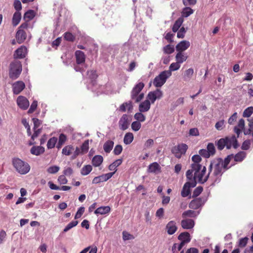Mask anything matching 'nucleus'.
Instances as JSON below:
<instances>
[{
	"label": "nucleus",
	"mask_w": 253,
	"mask_h": 253,
	"mask_svg": "<svg viewBox=\"0 0 253 253\" xmlns=\"http://www.w3.org/2000/svg\"><path fill=\"white\" fill-rule=\"evenodd\" d=\"M197 184V182L195 181L194 180L193 181H189L186 182L181 191V196L183 197H187L189 195L191 194V187H194Z\"/></svg>",
	"instance_id": "nucleus-12"
},
{
	"label": "nucleus",
	"mask_w": 253,
	"mask_h": 253,
	"mask_svg": "<svg viewBox=\"0 0 253 253\" xmlns=\"http://www.w3.org/2000/svg\"><path fill=\"white\" fill-rule=\"evenodd\" d=\"M194 12L193 10L189 7H186L183 8L182 12V16L184 17H187Z\"/></svg>",
	"instance_id": "nucleus-43"
},
{
	"label": "nucleus",
	"mask_w": 253,
	"mask_h": 253,
	"mask_svg": "<svg viewBox=\"0 0 253 253\" xmlns=\"http://www.w3.org/2000/svg\"><path fill=\"white\" fill-rule=\"evenodd\" d=\"M188 58V56L182 52H178L175 56L176 61L180 64L185 61Z\"/></svg>",
	"instance_id": "nucleus-30"
},
{
	"label": "nucleus",
	"mask_w": 253,
	"mask_h": 253,
	"mask_svg": "<svg viewBox=\"0 0 253 253\" xmlns=\"http://www.w3.org/2000/svg\"><path fill=\"white\" fill-rule=\"evenodd\" d=\"M246 156V152L240 151L234 156V160L236 162H242Z\"/></svg>",
	"instance_id": "nucleus-39"
},
{
	"label": "nucleus",
	"mask_w": 253,
	"mask_h": 253,
	"mask_svg": "<svg viewBox=\"0 0 253 253\" xmlns=\"http://www.w3.org/2000/svg\"><path fill=\"white\" fill-rule=\"evenodd\" d=\"M163 50L165 54H170L174 52V48L173 45L168 44L163 47Z\"/></svg>",
	"instance_id": "nucleus-41"
},
{
	"label": "nucleus",
	"mask_w": 253,
	"mask_h": 253,
	"mask_svg": "<svg viewBox=\"0 0 253 253\" xmlns=\"http://www.w3.org/2000/svg\"><path fill=\"white\" fill-rule=\"evenodd\" d=\"M199 212L197 213L195 211L193 210H187L182 213V216L183 218L186 217H195L197 216Z\"/></svg>",
	"instance_id": "nucleus-37"
},
{
	"label": "nucleus",
	"mask_w": 253,
	"mask_h": 253,
	"mask_svg": "<svg viewBox=\"0 0 253 253\" xmlns=\"http://www.w3.org/2000/svg\"><path fill=\"white\" fill-rule=\"evenodd\" d=\"M32 154L36 156H39L44 152V148L41 146H34L30 150Z\"/></svg>",
	"instance_id": "nucleus-25"
},
{
	"label": "nucleus",
	"mask_w": 253,
	"mask_h": 253,
	"mask_svg": "<svg viewBox=\"0 0 253 253\" xmlns=\"http://www.w3.org/2000/svg\"><path fill=\"white\" fill-rule=\"evenodd\" d=\"M35 16V11L33 10H29L24 14V19L26 21V22H28L30 20L33 19Z\"/></svg>",
	"instance_id": "nucleus-34"
},
{
	"label": "nucleus",
	"mask_w": 253,
	"mask_h": 253,
	"mask_svg": "<svg viewBox=\"0 0 253 253\" xmlns=\"http://www.w3.org/2000/svg\"><path fill=\"white\" fill-rule=\"evenodd\" d=\"M147 98L149 99L148 100H150L152 103H154L157 99V98L153 91H151L148 93Z\"/></svg>",
	"instance_id": "nucleus-64"
},
{
	"label": "nucleus",
	"mask_w": 253,
	"mask_h": 253,
	"mask_svg": "<svg viewBox=\"0 0 253 253\" xmlns=\"http://www.w3.org/2000/svg\"><path fill=\"white\" fill-rule=\"evenodd\" d=\"M58 181L60 184H65L68 180L64 175H61L58 178Z\"/></svg>",
	"instance_id": "nucleus-62"
},
{
	"label": "nucleus",
	"mask_w": 253,
	"mask_h": 253,
	"mask_svg": "<svg viewBox=\"0 0 253 253\" xmlns=\"http://www.w3.org/2000/svg\"><path fill=\"white\" fill-rule=\"evenodd\" d=\"M25 87V84L22 81H17L12 84V91L14 94H19Z\"/></svg>",
	"instance_id": "nucleus-17"
},
{
	"label": "nucleus",
	"mask_w": 253,
	"mask_h": 253,
	"mask_svg": "<svg viewBox=\"0 0 253 253\" xmlns=\"http://www.w3.org/2000/svg\"><path fill=\"white\" fill-rule=\"evenodd\" d=\"M141 125L138 121H134L131 124V128L135 131H138L141 128Z\"/></svg>",
	"instance_id": "nucleus-54"
},
{
	"label": "nucleus",
	"mask_w": 253,
	"mask_h": 253,
	"mask_svg": "<svg viewBox=\"0 0 253 253\" xmlns=\"http://www.w3.org/2000/svg\"><path fill=\"white\" fill-rule=\"evenodd\" d=\"M79 222L77 220H73L68 223L63 230L64 232H66L72 228L77 225Z\"/></svg>",
	"instance_id": "nucleus-44"
},
{
	"label": "nucleus",
	"mask_w": 253,
	"mask_h": 253,
	"mask_svg": "<svg viewBox=\"0 0 253 253\" xmlns=\"http://www.w3.org/2000/svg\"><path fill=\"white\" fill-rule=\"evenodd\" d=\"M190 45V42L187 41H182L176 45V50L178 52H183L188 49Z\"/></svg>",
	"instance_id": "nucleus-21"
},
{
	"label": "nucleus",
	"mask_w": 253,
	"mask_h": 253,
	"mask_svg": "<svg viewBox=\"0 0 253 253\" xmlns=\"http://www.w3.org/2000/svg\"><path fill=\"white\" fill-rule=\"evenodd\" d=\"M123 150V147L121 145H117L113 151V153L115 155H120Z\"/></svg>",
	"instance_id": "nucleus-60"
},
{
	"label": "nucleus",
	"mask_w": 253,
	"mask_h": 253,
	"mask_svg": "<svg viewBox=\"0 0 253 253\" xmlns=\"http://www.w3.org/2000/svg\"><path fill=\"white\" fill-rule=\"evenodd\" d=\"M81 149L82 154H84L87 152L89 149V140H86L82 144Z\"/></svg>",
	"instance_id": "nucleus-46"
},
{
	"label": "nucleus",
	"mask_w": 253,
	"mask_h": 253,
	"mask_svg": "<svg viewBox=\"0 0 253 253\" xmlns=\"http://www.w3.org/2000/svg\"><path fill=\"white\" fill-rule=\"evenodd\" d=\"M245 128V121L243 119H241L238 123L237 126H235L234 128V132L237 134L238 137L239 134L241 133L243 129Z\"/></svg>",
	"instance_id": "nucleus-26"
},
{
	"label": "nucleus",
	"mask_w": 253,
	"mask_h": 253,
	"mask_svg": "<svg viewBox=\"0 0 253 253\" xmlns=\"http://www.w3.org/2000/svg\"><path fill=\"white\" fill-rule=\"evenodd\" d=\"M37 106H38V102L37 101H34L31 106H30V109H29L28 111V113L29 114H31V113H33L36 109L37 107Z\"/></svg>",
	"instance_id": "nucleus-59"
},
{
	"label": "nucleus",
	"mask_w": 253,
	"mask_h": 253,
	"mask_svg": "<svg viewBox=\"0 0 253 253\" xmlns=\"http://www.w3.org/2000/svg\"><path fill=\"white\" fill-rule=\"evenodd\" d=\"M114 174V172H109L95 177L92 180V183L98 184L107 181Z\"/></svg>",
	"instance_id": "nucleus-15"
},
{
	"label": "nucleus",
	"mask_w": 253,
	"mask_h": 253,
	"mask_svg": "<svg viewBox=\"0 0 253 253\" xmlns=\"http://www.w3.org/2000/svg\"><path fill=\"white\" fill-rule=\"evenodd\" d=\"M84 212V208L83 207H80L75 216V219H77L80 218Z\"/></svg>",
	"instance_id": "nucleus-58"
},
{
	"label": "nucleus",
	"mask_w": 253,
	"mask_h": 253,
	"mask_svg": "<svg viewBox=\"0 0 253 253\" xmlns=\"http://www.w3.org/2000/svg\"><path fill=\"white\" fill-rule=\"evenodd\" d=\"M133 135L131 132L126 133L124 138V142L125 144L128 145L130 144L133 140Z\"/></svg>",
	"instance_id": "nucleus-38"
},
{
	"label": "nucleus",
	"mask_w": 253,
	"mask_h": 253,
	"mask_svg": "<svg viewBox=\"0 0 253 253\" xmlns=\"http://www.w3.org/2000/svg\"><path fill=\"white\" fill-rule=\"evenodd\" d=\"M222 169L223 167L222 166V164L219 163L217 160L211 162L208 169L210 178L215 182L222 175Z\"/></svg>",
	"instance_id": "nucleus-2"
},
{
	"label": "nucleus",
	"mask_w": 253,
	"mask_h": 253,
	"mask_svg": "<svg viewBox=\"0 0 253 253\" xmlns=\"http://www.w3.org/2000/svg\"><path fill=\"white\" fill-rule=\"evenodd\" d=\"M181 225L184 229H191L194 227L195 222L192 219L186 218L181 220Z\"/></svg>",
	"instance_id": "nucleus-20"
},
{
	"label": "nucleus",
	"mask_w": 253,
	"mask_h": 253,
	"mask_svg": "<svg viewBox=\"0 0 253 253\" xmlns=\"http://www.w3.org/2000/svg\"><path fill=\"white\" fill-rule=\"evenodd\" d=\"M203 188L202 186H198L195 189L193 192L192 197L196 198L198 197L203 191Z\"/></svg>",
	"instance_id": "nucleus-52"
},
{
	"label": "nucleus",
	"mask_w": 253,
	"mask_h": 253,
	"mask_svg": "<svg viewBox=\"0 0 253 253\" xmlns=\"http://www.w3.org/2000/svg\"><path fill=\"white\" fill-rule=\"evenodd\" d=\"M207 151L209 152V154L211 155H213L215 154V147L213 143H210L208 144L207 146Z\"/></svg>",
	"instance_id": "nucleus-53"
},
{
	"label": "nucleus",
	"mask_w": 253,
	"mask_h": 253,
	"mask_svg": "<svg viewBox=\"0 0 253 253\" xmlns=\"http://www.w3.org/2000/svg\"><path fill=\"white\" fill-rule=\"evenodd\" d=\"M114 143L112 140L107 141L103 145V149L104 151L109 153L112 150L114 146Z\"/></svg>",
	"instance_id": "nucleus-32"
},
{
	"label": "nucleus",
	"mask_w": 253,
	"mask_h": 253,
	"mask_svg": "<svg viewBox=\"0 0 253 253\" xmlns=\"http://www.w3.org/2000/svg\"><path fill=\"white\" fill-rule=\"evenodd\" d=\"M129 125L128 116L127 114H123L119 121V126L122 130H126Z\"/></svg>",
	"instance_id": "nucleus-16"
},
{
	"label": "nucleus",
	"mask_w": 253,
	"mask_h": 253,
	"mask_svg": "<svg viewBox=\"0 0 253 253\" xmlns=\"http://www.w3.org/2000/svg\"><path fill=\"white\" fill-rule=\"evenodd\" d=\"M180 67V63H178L177 61L176 62L172 63L170 66H169V71H170L171 73V71H174L178 70Z\"/></svg>",
	"instance_id": "nucleus-51"
},
{
	"label": "nucleus",
	"mask_w": 253,
	"mask_h": 253,
	"mask_svg": "<svg viewBox=\"0 0 253 253\" xmlns=\"http://www.w3.org/2000/svg\"><path fill=\"white\" fill-rule=\"evenodd\" d=\"M87 75H88L89 78L91 80L95 79L98 77L96 71L93 70L87 71Z\"/></svg>",
	"instance_id": "nucleus-55"
},
{
	"label": "nucleus",
	"mask_w": 253,
	"mask_h": 253,
	"mask_svg": "<svg viewBox=\"0 0 253 253\" xmlns=\"http://www.w3.org/2000/svg\"><path fill=\"white\" fill-rule=\"evenodd\" d=\"M21 19V14L19 11H16L12 17V24L13 26H16L20 22Z\"/></svg>",
	"instance_id": "nucleus-29"
},
{
	"label": "nucleus",
	"mask_w": 253,
	"mask_h": 253,
	"mask_svg": "<svg viewBox=\"0 0 253 253\" xmlns=\"http://www.w3.org/2000/svg\"><path fill=\"white\" fill-rule=\"evenodd\" d=\"M206 201V199L199 197L192 200L189 204V208L193 210H197L202 207Z\"/></svg>",
	"instance_id": "nucleus-11"
},
{
	"label": "nucleus",
	"mask_w": 253,
	"mask_h": 253,
	"mask_svg": "<svg viewBox=\"0 0 253 253\" xmlns=\"http://www.w3.org/2000/svg\"><path fill=\"white\" fill-rule=\"evenodd\" d=\"M123 238L124 240L126 241V240L133 239H134V237L132 235L129 234V233H128L126 231H123Z\"/></svg>",
	"instance_id": "nucleus-56"
},
{
	"label": "nucleus",
	"mask_w": 253,
	"mask_h": 253,
	"mask_svg": "<svg viewBox=\"0 0 253 253\" xmlns=\"http://www.w3.org/2000/svg\"><path fill=\"white\" fill-rule=\"evenodd\" d=\"M75 57L77 64H80L85 62V56L82 51L77 50L75 52Z\"/></svg>",
	"instance_id": "nucleus-24"
},
{
	"label": "nucleus",
	"mask_w": 253,
	"mask_h": 253,
	"mask_svg": "<svg viewBox=\"0 0 253 253\" xmlns=\"http://www.w3.org/2000/svg\"><path fill=\"white\" fill-rule=\"evenodd\" d=\"M111 208L109 206H102L98 208L95 211L94 213L96 214H105L110 212Z\"/></svg>",
	"instance_id": "nucleus-28"
},
{
	"label": "nucleus",
	"mask_w": 253,
	"mask_h": 253,
	"mask_svg": "<svg viewBox=\"0 0 253 253\" xmlns=\"http://www.w3.org/2000/svg\"><path fill=\"white\" fill-rule=\"evenodd\" d=\"M144 87V84L140 82L136 84L131 91V99L135 103L139 102L144 98V93L141 92Z\"/></svg>",
	"instance_id": "nucleus-5"
},
{
	"label": "nucleus",
	"mask_w": 253,
	"mask_h": 253,
	"mask_svg": "<svg viewBox=\"0 0 253 253\" xmlns=\"http://www.w3.org/2000/svg\"><path fill=\"white\" fill-rule=\"evenodd\" d=\"M206 168L205 166H203L202 169L199 171L196 174H194L193 175V178L191 179H189L191 181H193L194 180L196 182V180H198V182L200 183L203 184L205 183L209 178H210V175L209 172L208 174L205 175L206 172Z\"/></svg>",
	"instance_id": "nucleus-8"
},
{
	"label": "nucleus",
	"mask_w": 253,
	"mask_h": 253,
	"mask_svg": "<svg viewBox=\"0 0 253 253\" xmlns=\"http://www.w3.org/2000/svg\"><path fill=\"white\" fill-rule=\"evenodd\" d=\"M188 148V146L186 144L180 143L174 146L171 149V152L176 158L180 159L183 155L186 153Z\"/></svg>",
	"instance_id": "nucleus-9"
},
{
	"label": "nucleus",
	"mask_w": 253,
	"mask_h": 253,
	"mask_svg": "<svg viewBox=\"0 0 253 253\" xmlns=\"http://www.w3.org/2000/svg\"><path fill=\"white\" fill-rule=\"evenodd\" d=\"M22 71V64L20 61L14 60L9 65V77L12 80L17 79Z\"/></svg>",
	"instance_id": "nucleus-4"
},
{
	"label": "nucleus",
	"mask_w": 253,
	"mask_h": 253,
	"mask_svg": "<svg viewBox=\"0 0 253 253\" xmlns=\"http://www.w3.org/2000/svg\"><path fill=\"white\" fill-rule=\"evenodd\" d=\"M103 158L100 155L95 156L92 160V165L95 167H99L103 162Z\"/></svg>",
	"instance_id": "nucleus-33"
},
{
	"label": "nucleus",
	"mask_w": 253,
	"mask_h": 253,
	"mask_svg": "<svg viewBox=\"0 0 253 253\" xmlns=\"http://www.w3.org/2000/svg\"><path fill=\"white\" fill-rule=\"evenodd\" d=\"M183 22V18L179 17V18H178L176 20V21L175 22V23H174V24L173 25V27L172 28V31L174 33L176 32L178 30V29L180 27V26H181Z\"/></svg>",
	"instance_id": "nucleus-35"
},
{
	"label": "nucleus",
	"mask_w": 253,
	"mask_h": 253,
	"mask_svg": "<svg viewBox=\"0 0 253 253\" xmlns=\"http://www.w3.org/2000/svg\"><path fill=\"white\" fill-rule=\"evenodd\" d=\"M29 27V23L27 22L23 23L18 28L16 33L15 38L16 42L19 44L23 43L27 39V33L25 30H27Z\"/></svg>",
	"instance_id": "nucleus-6"
},
{
	"label": "nucleus",
	"mask_w": 253,
	"mask_h": 253,
	"mask_svg": "<svg viewBox=\"0 0 253 253\" xmlns=\"http://www.w3.org/2000/svg\"><path fill=\"white\" fill-rule=\"evenodd\" d=\"M64 39L67 41L73 42L75 41L76 37L71 33L67 32L64 34Z\"/></svg>",
	"instance_id": "nucleus-42"
},
{
	"label": "nucleus",
	"mask_w": 253,
	"mask_h": 253,
	"mask_svg": "<svg viewBox=\"0 0 253 253\" xmlns=\"http://www.w3.org/2000/svg\"><path fill=\"white\" fill-rule=\"evenodd\" d=\"M142 112L136 113L134 116V119L138 121L139 122H143L145 121L146 117L142 113Z\"/></svg>",
	"instance_id": "nucleus-48"
},
{
	"label": "nucleus",
	"mask_w": 253,
	"mask_h": 253,
	"mask_svg": "<svg viewBox=\"0 0 253 253\" xmlns=\"http://www.w3.org/2000/svg\"><path fill=\"white\" fill-rule=\"evenodd\" d=\"M177 239L178 240L181 241V243L179 244V249L183 248L186 244L190 242L191 241L190 235L187 232L181 233L178 235Z\"/></svg>",
	"instance_id": "nucleus-13"
},
{
	"label": "nucleus",
	"mask_w": 253,
	"mask_h": 253,
	"mask_svg": "<svg viewBox=\"0 0 253 253\" xmlns=\"http://www.w3.org/2000/svg\"><path fill=\"white\" fill-rule=\"evenodd\" d=\"M161 169L160 166L157 162H154L149 166L148 171L150 173H158L161 172Z\"/></svg>",
	"instance_id": "nucleus-23"
},
{
	"label": "nucleus",
	"mask_w": 253,
	"mask_h": 253,
	"mask_svg": "<svg viewBox=\"0 0 253 253\" xmlns=\"http://www.w3.org/2000/svg\"><path fill=\"white\" fill-rule=\"evenodd\" d=\"M253 113V107H249L244 110L243 114V116L245 118H249L252 115Z\"/></svg>",
	"instance_id": "nucleus-47"
},
{
	"label": "nucleus",
	"mask_w": 253,
	"mask_h": 253,
	"mask_svg": "<svg viewBox=\"0 0 253 253\" xmlns=\"http://www.w3.org/2000/svg\"><path fill=\"white\" fill-rule=\"evenodd\" d=\"M27 53V47L24 45H21L15 51L13 57L15 59H23L26 57Z\"/></svg>",
	"instance_id": "nucleus-14"
},
{
	"label": "nucleus",
	"mask_w": 253,
	"mask_h": 253,
	"mask_svg": "<svg viewBox=\"0 0 253 253\" xmlns=\"http://www.w3.org/2000/svg\"><path fill=\"white\" fill-rule=\"evenodd\" d=\"M57 139L55 137L50 138L47 141V147L48 149H52L55 147Z\"/></svg>",
	"instance_id": "nucleus-45"
},
{
	"label": "nucleus",
	"mask_w": 253,
	"mask_h": 253,
	"mask_svg": "<svg viewBox=\"0 0 253 253\" xmlns=\"http://www.w3.org/2000/svg\"><path fill=\"white\" fill-rule=\"evenodd\" d=\"M250 145L251 140L249 139L246 140L243 142L241 149L244 150H247L250 148Z\"/></svg>",
	"instance_id": "nucleus-57"
},
{
	"label": "nucleus",
	"mask_w": 253,
	"mask_h": 253,
	"mask_svg": "<svg viewBox=\"0 0 253 253\" xmlns=\"http://www.w3.org/2000/svg\"><path fill=\"white\" fill-rule=\"evenodd\" d=\"M60 169V168L57 166H52L49 167L47 169V172L50 174H55L57 173Z\"/></svg>",
	"instance_id": "nucleus-50"
},
{
	"label": "nucleus",
	"mask_w": 253,
	"mask_h": 253,
	"mask_svg": "<svg viewBox=\"0 0 253 253\" xmlns=\"http://www.w3.org/2000/svg\"><path fill=\"white\" fill-rule=\"evenodd\" d=\"M232 146L234 148H237L239 146L237 138L234 135L231 136H227L224 138H221L217 143V147L219 150L223 149L225 147L227 149H229Z\"/></svg>",
	"instance_id": "nucleus-1"
},
{
	"label": "nucleus",
	"mask_w": 253,
	"mask_h": 253,
	"mask_svg": "<svg viewBox=\"0 0 253 253\" xmlns=\"http://www.w3.org/2000/svg\"><path fill=\"white\" fill-rule=\"evenodd\" d=\"M14 7L16 11H19L22 9V5L19 0H15L14 1Z\"/></svg>",
	"instance_id": "nucleus-61"
},
{
	"label": "nucleus",
	"mask_w": 253,
	"mask_h": 253,
	"mask_svg": "<svg viewBox=\"0 0 253 253\" xmlns=\"http://www.w3.org/2000/svg\"><path fill=\"white\" fill-rule=\"evenodd\" d=\"M249 238L247 237L241 238L238 242V247L241 248H244L246 246Z\"/></svg>",
	"instance_id": "nucleus-49"
},
{
	"label": "nucleus",
	"mask_w": 253,
	"mask_h": 253,
	"mask_svg": "<svg viewBox=\"0 0 253 253\" xmlns=\"http://www.w3.org/2000/svg\"><path fill=\"white\" fill-rule=\"evenodd\" d=\"M166 229L169 235L173 234L177 230L176 222L173 220L169 221L166 225Z\"/></svg>",
	"instance_id": "nucleus-19"
},
{
	"label": "nucleus",
	"mask_w": 253,
	"mask_h": 253,
	"mask_svg": "<svg viewBox=\"0 0 253 253\" xmlns=\"http://www.w3.org/2000/svg\"><path fill=\"white\" fill-rule=\"evenodd\" d=\"M171 75V73L169 71L162 72L154 80L153 84L157 87H161L166 82L168 78Z\"/></svg>",
	"instance_id": "nucleus-7"
},
{
	"label": "nucleus",
	"mask_w": 253,
	"mask_h": 253,
	"mask_svg": "<svg viewBox=\"0 0 253 253\" xmlns=\"http://www.w3.org/2000/svg\"><path fill=\"white\" fill-rule=\"evenodd\" d=\"M74 151V147L71 145H69L66 146L63 148L62 153L64 155L69 156L72 153L73 151Z\"/></svg>",
	"instance_id": "nucleus-36"
},
{
	"label": "nucleus",
	"mask_w": 253,
	"mask_h": 253,
	"mask_svg": "<svg viewBox=\"0 0 253 253\" xmlns=\"http://www.w3.org/2000/svg\"><path fill=\"white\" fill-rule=\"evenodd\" d=\"M203 166L201 164H192L191 165V169L186 171V177L188 179L193 178V173L194 174H197L199 171L202 169Z\"/></svg>",
	"instance_id": "nucleus-10"
},
{
	"label": "nucleus",
	"mask_w": 253,
	"mask_h": 253,
	"mask_svg": "<svg viewBox=\"0 0 253 253\" xmlns=\"http://www.w3.org/2000/svg\"><path fill=\"white\" fill-rule=\"evenodd\" d=\"M18 106L23 110H26L29 106L28 100L24 96H19L17 99Z\"/></svg>",
	"instance_id": "nucleus-18"
},
{
	"label": "nucleus",
	"mask_w": 253,
	"mask_h": 253,
	"mask_svg": "<svg viewBox=\"0 0 253 253\" xmlns=\"http://www.w3.org/2000/svg\"><path fill=\"white\" fill-rule=\"evenodd\" d=\"M151 104L150 101L146 100L139 104V110L140 112L148 111L150 108Z\"/></svg>",
	"instance_id": "nucleus-27"
},
{
	"label": "nucleus",
	"mask_w": 253,
	"mask_h": 253,
	"mask_svg": "<svg viewBox=\"0 0 253 253\" xmlns=\"http://www.w3.org/2000/svg\"><path fill=\"white\" fill-rule=\"evenodd\" d=\"M237 118V113H234L228 119V122L230 125H232L236 121Z\"/></svg>",
	"instance_id": "nucleus-63"
},
{
	"label": "nucleus",
	"mask_w": 253,
	"mask_h": 253,
	"mask_svg": "<svg viewBox=\"0 0 253 253\" xmlns=\"http://www.w3.org/2000/svg\"><path fill=\"white\" fill-rule=\"evenodd\" d=\"M133 109V106L132 102L129 101L128 102H125L120 105L119 110L122 112H125L126 110L128 112L131 111Z\"/></svg>",
	"instance_id": "nucleus-22"
},
{
	"label": "nucleus",
	"mask_w": 253,
	"mask_h": 253,
	"mask_svg": "<svg viewBox=\"0 0 253 253\" xmlns=\"http://www.w3.org/2000/svg\"><path fill=\"white\" fill-rule=\"evenodd\" d=\"M12 165L16 171L21 174H25L30 170V165L19 158H14Z\"/></svg>",
	"instance_id": "nucleus-3"
},
{
	"label": "nucleus",
	"mask_w": 253,
	"mask_h": 253,
	"mask_svg": "<svg viewBox=\"0 0 253 253\" xmlns=\"http://www.w3.org/2000/svg\"><path fill=\"white\" fill-rule=\"evenodd\" d=\"M92 169V168L91 165H86L82 168L81 173L83 175H86L91 172Z\"/></svg>",
	"instance_id": "nucleus-40"
},
{
	"label": "nucleus",
	"mask_w": 253,
	"mask_h": 253,
	"mask_svg": "<svg viewBox=\"0 0 253 253\" xmlns=\"http://www.w3.org/2000/svg\"><path fill=\"white\" fill-rule=\"evenodd\" d=\"M232 157V155H229L224 159V161H223L221 159H218L217 160L219 162V163H221L222 164V166L223 167V169L226 170L228 169L227 166L230 162Z\"/></svg>",
	"instance_id": "nucleus-31"
}]
</instances>
